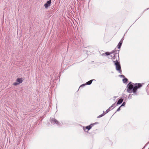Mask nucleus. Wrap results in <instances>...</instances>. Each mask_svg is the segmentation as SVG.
<instances>
[{"mask_svg":"<svg viewBox=\"0 0 149 149\" xmlns=\"http://www.w3.org/2000/svg\"><path fill=\"white\" fill-rule=\"evenodd\" d=\"M97 123H94L91 124H90V125H89L86 126V129L88 130H89L92 128V127L94 125L96 124Z\"/></svg>","mask_w":149,"mask_h":149,"instance_id":"39448f33","label":"nucleus"},{"mask_svg":"<svg viewBox=\"0 0 149 149\" xmlns=\"http://www.w3.org/2000/svg\"><path fill=\"white\" fill-rule=\"evenodd\" d=\"M50 121L51 123L53 125L56 124L58 125H60L59 122L55 118H52L50 120Z\"/></svg>","mask_w":149,"mask_h":149,"instance_id":"7ed1b4c3","label":"nucleus"},{"mask_svg":"<svg viewBox=\"0 0 149 149\" xmlns=\"http://www.w3.org/2000/svg\"><path fill=\"white\" fill-rule=\"evenodd\" d=\"M86 85V84H83L82 85H81L79 87V90L82 87H83L84 86H85Z\"/></svg>","mask_w":149,"mask_h":149,"instance_id":"f3484780","label":"nucleus"},{"mask_svg":"<svg viewBox=\"0 0 149 149\" xmlns=\"http://www.w3.org/2000/svg\"><path fill=\"white\" fill-rule=\"evenodd\" d=\"M51 0H49V1H47V2L44 4V6L45 7V8H47L48 7L50 6L51 3Z\"/></svg>","mask_w":149,"mask_h":149,"instance_id":"20e7f679","label":"nucleus"},{"mask_svg":"<svg viewBox=\"0 0 149 149\" xmlns=\"http://www.w3.org/2000/svg\"><path fill=\"white\" fill-rule=\"evenodd\" d=\"M143 83L134 84L131 82L129 83L127 86V92L129 93H136L139 90H141Z\"/></svg>","mask_w":149,"mask_h":149,"instance_id":"f257e3e1","label":"nucleus"},{"mask_svg":"<svg viewBox=\"0 0 149 149\" xmlns=\"http://www.w3.org/2000/svg\"><path fill=\"white\" fill-rule=\"evenodd\" d=\"M128 81V79L127 78H124L123 79V83L124 84H127Z\"/></svg>","mask_w":149,"mask_h":149,"instance_id":"9d476101","label":"nucleus"},{"mask_svg":"<svg viewBox=\"0 0 149 149\" xmlns=\"http://www.w3.org/2000/svg\"><path fill=\"white\" fill-rule=\"evenodd\" d=\"M19 84L18 82H14L13 83V85L15 86H17Z\"/></svg>","mask_w":149,"mask_h":149,"instance_id":"a211bd4d","label":"nucleus"},{"mask_svg":"<svg viewBox=\"0 0 149 149\" xmlns=\"http://www.w3.org/2000/svg\"><path fill=\"white\" fill-rule=\"evenodd\" d=\"M111 107H110L108 109L106 110V113H105L106 114L107 113H108L109 111L113 109V108L111 109Z\"/></svg>","mask_w":149,"mask_h":149,"instance_id":"9b49d317","label":"nucleus"},{"mask_svg":"<svg viewBox=\"0 0 149 149\" xmlns=\"http://www.w3.org/2000/svg\"><path fill=\"white\" fill-rule=\"evenodd\" d=\"M124 39V37L123 36V37L121 39V40L120 41H122V42H123V41Z\"/></svg>","mask_w":149,"mask_h":149,"instance_id":"412c9836","label":"nucleus"},{"mask_svg":"<svg viewBox=\"0 0 149 149\" xmlns=\"http://www.w3.org/2000/svg\"><path fill=\"white\" fill-rule=\"evenodd\" d=\"M123 99L122 98H120L119 99L117 102L116 104V105L120 104L123 102Z\"/></svg>","mask_w":149,"mask_h":149,"instance_id":"423d86ee","label":"nucleus"},{"mask_svg":"<svg viewBox=\"0 0 149 149\" xmlns=\"http://www.w3.org/2000/svg\"><path fill=\"white\" fill-rule=\"evenodd\" d=\"M125 102H123L122 105L120 106L121 107L122 106H124L125 105Z\"/></svg>","mask_w":149,"mask_h":149,"instance_id":"aec40b11","label":"nucleus"},{"mask_svg":"<svg viewBox=\"0 0 149 149\" xmlns=\"http://www.w3.org/2000/svg\"><path fill=\"white\" fill-rule=\"evenodd\" d=\"M131 96H132V95H131L130 94L129 95V97H128V98H131Z\"/></svg>","mask_w":149,"mask_h":149,"instance_id":"5701e85b","label":"nucleus"},{"mask_svg":"<svg viewBox=\"0 0 149 149\" xmlns=\"http://www.w3.org/2000/svg\"><path fill=\"white\" fill-rule=\"evenodd\" d=\"M105 54V53H103L102 54V56H104V55Z\"/></svg>","mask_w":149,"mask_h":149,"instance_id":"393cba45","label":"nucleus"},{"mask_svg":"<svg viewBox=\"0 0 149 149\" xmlns=\"http://www.w3.org/2000/svg\"><path fill=\"white\" fill-rule=\"evenodd\" d=\"M16 81L19 84L22 83L23 81L22 79L21 78H18L17 79Z\"/></svg>","mask_w":149,"mask_h":149,"instance_id":"0eeeda50","label":"nucleus"},{"mask_svg":"<svg viewBox=\"0 0 149 149\" xmlns=\"http://www.w3.org/2000/svg\"><path fill=\"white\" fill-rule=\"evenodd\" d=\"M146 92L147 93H149V87L147 86L146 88Z\"/></svg>","mask_w":149,"mask_h":149,"instance_id":"2eb2a0df","label":"nucleus"},{"mask_svg":"<svg viewBox=\"0 0 149 149\" xmlns=\"http://www.w3.org/2000/svg\"><path fill=\"white\" fill-rule=\"evenodd\" d=\"M120 50H117V52L119 54V52Z\"/></svg>","mask_w":149,"mask_h":149,"instance_id":"b1692460","label":"nucleus"},{"mask_svg":"<svg viewBox=\"0 0 149 149\" xmlns=\"http://www.w3.org/2000/svg\"><path fill=\"white\" fill-rule=\"evenodd\" d=\"M117 105H116V102H115L113 104L111 107V108H112V107H113V109Z\"/></svg>","mask_w":149,"mask_h":149,"instance_id":"4468645a","label":"nucleus"},{"mask_svg":"<svg viewBox=\"0 0 149 149\" xmlns=\"http://www.w3.org/2000/svg\"><path fill=\"white\" fill-rule=\"evenodd\" d=\"M116 48L115 49L112 51L111 52V54H113V56H118V59H116V61H113V62L114 63V65L116 66V70L118 71V72L120 74H122V70L120 66V64L119 61V54L117 52V50H116Z\"/></svg>","mask_w":149,"mask_h":149,"instance_id":"f03ea898","label":"nucleus"},{"mask_svg":"<svg viewBox=\"0 0 149 149\" xmlns=\"http://www.w3.org/2000/svg\"><path fill=\"white\" fill-rule=\"evenodd\" d=\"M148 149H149V148Z\"/></svg>","mask_w":149,"mask_h":149,"instance_id":"a878e982","label":"nucleus"},{"mask_svg":"<svg viewBox=\"0 0 149 149\" xmlns=\"http://www.w3.org/2000/svg\"><path fill=\"white\" fill-rule=\"evenodd\" d=\"M111 54V52L110 53L108 52H107L105 53V54L106 55V56H108L110 54Z\"/></svg>","mask_w":149,"mask_h":149,"instance_id":"dca6fc26","label":"nucleus"},{"mask_svg":"<svg viewBox=\"0 0 149 149\" xmlns=\"http://www.w3.org/2000/svg\"><path fill=\"white\" fill-rule=\"evenodd\" d=\"M119 76L121 78L123 77V78L125 77V76L123 75H119Z\"/></svg>","mask_w":149,"mask_h":149,"instance_id":"6ab92c4d","label":"nucleus"},{"mask_svg":"<svg viewBox=\"0 0 149 149\" xmlns=\"http://www.w3.org/2000/svg\"><path fill=\"white\" fill-rule=\"evenodd\" d=\"M95 79H92V80H91L88 81V82H86L85 84H86V85H90L91 84L92 81H95Z\"/></svg>","mask_w":149,"mask_h":149,"instance_id":"6e6552de","label":"nucleus"},{"mask_svg":"<svg viewBox=\"0 0 149 149\" xmlns=\"http://www.w3.org/2000/svg\"><path fill=\"white\" fill-rule=\"evenodd\" d=\"M110 56L112 57V59L113 60H115L116 58L117 59V57H118V56H116L114 55L113 56L112 55H111Z\"/></svg>","mask_w":149,"mask_h":149,"instance_id":"f8f14e48","label":"nucleus"},{"mask_svg":"<svg viewBox=\"0 0 149 149\" xmlns=\"http://www.w3.org/2000/svg\"><path fill=\"white\" fill-rule=\"evenodd\" d=\"M106 114V113H104V111H103V113L102 114L100 115L99 116H98L97 117V118H100L103 116L105 114Z\"/></svg>","mask_w":149,"mask_h":149,"instance_id":"ddd939ff","label":"nucleus"},{"mask_svg":"<svg viewBox=\"0 0 149 149\" xmlns=\"http://www.w3.org/2000/svg\"><path fill=\"white\" fill-rule=\"evenodd\" d=\"M122 43L123 42H122V41H120L117 46V47L118 49H120L121 47Z\"/></svg>","mask_w":149,"mask_h":149,"instance_id":"1a4fd4ad","label":"nucleus"},{"mask_svg":"<svg viewBox=\"0 0 149 149\" xmlns=\"http://www.w3.org/2000/svg\"><path fill=\"white\" fill-rule=\"evenodd\" d=\"M120 107H121L120 106L118 109H117V111H120Z\"/></svg>","mask_w":149,"mask_h":149,"instance_id":"4be33fe9","label":"nucleus"}]
</instances>
